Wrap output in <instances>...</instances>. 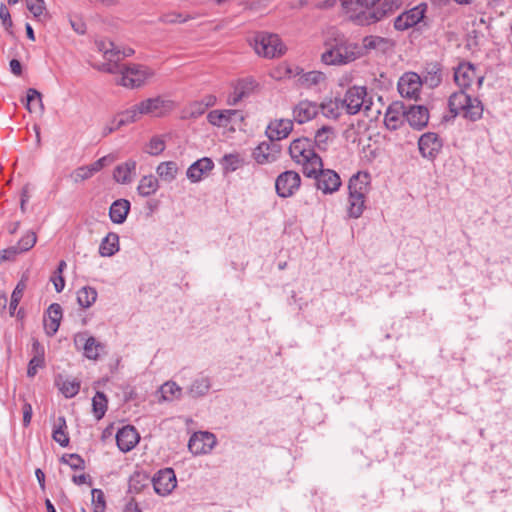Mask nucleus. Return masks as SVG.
<instances>
[{
  "label": "nucleus",
  "instance_id": "nucleus-1",
  "mask_svg": "<svg viewBox=\"0 0 512 512\" xmlns=\"http://www.w3.org/2000/svg\"><path fill=\"white\" fill-rule=\"evenodd\" d=\"M474 80L477 81V87L480 89L484 76L476 73V67L472 63L461 62L454 69V81L460 90L452 93L448 99V107L452 117L462 115L471 122H476L482 118L484 111L482 101L466 92Z\"/></svg>",
  "mask_w": 512,
  "mask_h": 512
},
{
  "label": "nucleus",
  "instance_id": "nucleus-2",
  "mask_svg": "<svg viewBox=\"0 0 512 512\" xmlns=\"http://www.w3.org/2000/svg\"><path fill=\"white\" fill-rule=\"evenodd\" d=\"M288 150L292 160L302 165V172L306 177L315 175L316 170L323 166L322 158L315 152L313 141L309 138L293 140Z\"/></svg>",
  "mask_w": 512,
  "mask_h": 512
},
{
  "label": "nucleus",
  "instance_id": "nucleus-3",
  "mask_svg": "<svg viewBox=\"0 0 512 512\" xmlns=\"http://www.w3.org/2000/svg\"><path fill=\"white\" fill-rule=\"evenodd\" d=\"M370 175L367 172H358L353 175L348 184L349 207L348 215L359 218L365 207V196L369 190Z\"/></svg>",
  "mask_w": 512,
  "mask_h": 512
},
{
  "label": "nucleus",
  "instance_id": "nucleus-4",
  "mask_svg": "<svg viewBox=\"0 0 512 512\" xmlns=\"http://www.w3.org/2000/svg\"><path fill=\"white\" fill-rule=\"evenodd\" d=\"M252 45L255 52L265 58L280 57L286 51V47L278 35L266 32L255 34Z\"/></svg>",
  "mask_w": 512,
  "mask_h": 512
},
{
  "label": "nucleus",
  "instance_id": "nucleus-5",
  "mask_svg": "<svg viewBox=\"0 0 512 512\" xmlns=\"http://www.w3.org/2000/svg\"><path fill=\"white\" fill-rule=\"evenodd\" d=\"M341 105L349 115H355L363 108L370 110L372 100L367 98V88L365 86H352L341 98Z\"/></svg>",
  "mask_w": 512,
  "mask_h": 512
},
{
  "label": "nucleus",
  "instance_id": "nucleus-6",
  "mask_svg": "<svg viewBox=\"0 0 512 512\" xmlns=\"http://www.w3.org/2000/svg\"><path fill=\"white\" fill-rule=\"evenodd\" d=\"M118 74L120 78L117 83L130 89L142 86L152 76V72L147 67L139 64H120Z\"/></svg>",
  "mask_w": 512,
  "mask_h": 512
},
{
  "label": "nucleus",
  "instance_id": "nucleus-7",
  "mask_svg": "<svg viewBox=\"0 0 512 512\" xmlns=\"http://www.w3.org/2000/svg\"><path fill=\"white\" fill-rule=\"evenodd\" d=\"M403 4V0H384L380 7L373 11L359 13L355 20L361 25L376 23L386 16L394 13Z\"/></svg>",
  "mask_w": 512,
  "mask_h": 512
},
{
  "label": "nucleus",
  "instance_id": "nucleus-8",
  "mask_svg": "<svg viewBox=\"0 0 512 512\" xmlns=\"http://www.w3.org/2000/svg\"><path fill=\"white\" fill-rule=\"evenodd\" d=\"M301 177L293 170H287L279 174L275 181L276 193L281 198H288L300 188Z\"/></svg>",
  "mask_w": 512,
  "mask_h": 512
},
{
  "label": "nucleus",
  "instance_id": "nucleus-9",
  "mask_svg": "<svg viewBox=\"0 0 512 512\" xmlns=\"http://www.w3.org/2000/svg\"><path fill=\"white\" fill-rule=\"evenodd\" d=\"M427 5L421 3L410 10H407L397 16L394 20V28L398 31H405L423 20Z\"/></svg>",
  "mask_w": 512,
  "mask_h": 512
},
{
  "label": "nucleus",
  "instance_id": "nucleus-10",
  "mask_svg": "<svg viewBox=\"0 0 512 512\" xmlns=\"http://www.w3.org/2000/svg\"><path fill=\"white\" fill-rule=\"evenodd\" d=\"M138 105L142 115H153L156 117L164 116L174 108V102L172 100L164 99L160 96L148 98L138 103Z\"/></svg>",
  "mask_w": 512,
  "mask_h": 512
},
{
  "label": "nucleus",
  "instance_id": "nucleus-11",
  "mask_svg": "<svg viewBox=\"0 0 512 512\" xmlns=\"http://www.w3.org/2000/svg\"><path fill=\"white\" fill-rule=\"evenodd\" d=\"M310 178H314L316 180L317 188L324 194H331L337 191L341 186V179L339 175L334 170L323 169V166L320 170H316L315 175Z\"/></svg>",
  "mask_w": 512,
  "mask_h": 512
},
{
  "label": "nucleus",
  "instance_id": "nucleus-12",
  "mask_svg": "<svg viewBox=\"0 0 512 512\" xmlns=\"http://www.w3.org/2000/svg\"><path fill=\"white\" fill-rule=\"evenodd\" d=\"M442 147V139L434 132L424 133L418 140L419 152L424 158L435 159L442 150Z\"/></svg>",
  "mask_w": 512,
  "mask_h": 512
},
{
  "label": "nucleus",
  "instance_id": "nucleus-13",
  "mask_svg": "<svg viewBox=\"0 0 512 512\" xmlns=\"http://www.w3.org/2000/svg\"><path fill=\"white\" fill-rule=\"evenodd\" d=\"M216 437L210 432H195L189 439L188 449L194 455L209 453L216 445Z\"/></svg>",
  "mask_w": 512,
  "mask_h": 512
},
{
  "label": "nucleus",
  "instance_id": "nucleus-14",
  "mask_svg": "<svg viewBox=\"0 0 512 512\" xmlns=\"http://www.w3.org/2000/svg\"><path fill=\"white\" fill-rule=\"evenodd\" d=\"M155 492L167 495L176 487V476L171 468L159 470L151 480Z\"/></svg>",
  "mask_w": 512,
  "mask_h": 512
},
{
  "label": "nucleus",
  "instance_id": "nucleus-15",
  "mask_svg": "<svg viewBox=\"0 0 512 512\" xmlns=\"http://www.w3.org/2000/svg\"><path fill=\"white\" fill-rule=\"evenodd\" d=\"M422 85L421 77L416 73H406L398 82L400 95L408 99H416Z\"/></svg>",
  "mask_w": 512,
  "mask_h": 512
},
{
  "label": "nucleus",
  "instance_id": "nucleus-16",
  "mask_svg": "<svg viewBox=\"0 0 512 512\" xmlns=\"http://www.w3.org/2000/svg\"><path fill=\"white\" fill-rule=\"evenodd\" d=\"M281 147L279 144L272 142H262L253 151V158L258 164L273 162L277 159Z\"/></svg>",
  "mask_w": 512,
  "mask_h": 512
},
{
  "label": "nucleus",
  "instance_id": "nucleus-17",
  "mask_svg": "<svg viewBox=\"0 0 512 512\" xmlns=\"http://www.w3.org/2000/svg\"><path fill=\"white\" fill-rule=\"evenodd\" d=\"M235 119H239L241 122L244 121L241 111L234 109L212 110L207 115L208 122L217 127H227Z\"/></svg>",
  "mask_w": 512,
  "mask_h": 512
},
{
  "label": "nucleus",
  "instance_id": "nucleus-18",
  "mask_svg": "<svg viewBox=\"0 0 512 512\" xmlns=\"http://www.w3.org/2000/svg\"><path fill=\"white\" fill-rule=\"evenodd\" d=\"M140 436L136 428L127 425L119 429L116 434V443L122 452L131 451L139 442Z\"/></svg>",
  "mask_w": 512,
  "mask_h": 512
},
{
  "label": "nucleus",
  "instance_id": "nucleus-19",
  "mask_svg": "<svg viewBox=\"0 0 512 512\" xmlns=\"http://www.w3.org/2000/svg\"><path fill=\"white\" fill-rule=\"evenodd\" d=\"M74 343L77 348L82 347L85 357L91 360H96L99 356V349L103 348L100 342L92 336L88 337L86 333L76 334Z\"/></svg>",
  "mask_w": 512,
  "mask_h": 512
},
{
  "label": "nucleus",
  "instance_id": "nucleus-20",
  "mask_svg": "<svg viewBox=\"0 0 512 512\" xmlns=\"http://www.w3.org/2000/svg\"><path fill=\"white\" fill-rule=\"evenodd\" d=\"M408 124L415 130H422L429 121V111L423 105H411L406 112Z\"/></svg>",
  "mask_w": 512,
  "mask_h": 512
},
{
  "label": "nucleus",
  "instance_id": "nucleus-21",
  "mask_svg": "<svg viewBox=\"0 0 512 512\" xmlns=\"http://www.w3.org/2000/svg\"><path fill=\"white\" fill-rule=\"evenodd\" d=\"M407 108L401 102H394L386 110L384 123L387 129L396 130L406 119Z\"/></svg>",
  "mask_w": 512,
  "mask_h": 512
},
{
  "label": "nucleus",
  "instance_id": "nucleus-22",
  "mask_svg": "<svg viewBox=\"0 0 512 512\" xmlns=\"http://www.w3.org/2000/svg\"><path fill=\"white\" fill-rule=\"evenodd\" d=\"M293 122L289 119L274 120L269 123L266 135L272 142L282 140L292 132Z\"/></svg>",
  "mask_w": 512,
  "mask_h": 512
},
{
  "label": "nucleus",
  "instance_id": "nucleus-23",
  "mask_svg": "<svg viewBox=\"0 0 512 512\" xmlns=\"http://www.w3.org/2000/svg\"><path fill=\"white\" fill-rule=\"evenodd\" d=\"M362 45L366 51L375 50L386 54L393 51L396 43L391 38L369 35L363 38Z\"/></svg>",
  "mask_w": 512,
  "mask_h": 512
},
{
  "label": "nucleus",
  "instance_id": "nucleus-24",
  "mask_svg": "<svg viewBox=\"0 0 512 512\" xmlns=\"http://www.w3.org/2000/svg\"><path fill=\"white\" fill-rule=\"evenodd\" d=\"M319 107L317 103L302 100L293 109V117L299 124L306 123L317 116Z\"/></svg>",
  "mask_w": 512,
  "mask_h": 512
},
{
  "label": "nucleus",
  "instance_id": "nucleus-25",
  "mask_svg": "<svg viewBox=\"0 0 512 512\" xmlns=\"http://www.w3.org/2000/svg\"><path fill=\"white\" fill-rule=\"evenodd\" d=\"M214 168L213 161L204 157L189 166L186 175L191 182H198Z\"/></svg>",
  "mask_w": 512,
  "mask_h": 512
},
{
  "label": "nucleus",
  "instance_id": "nucleus-26",
  "mask_svg": "<svg viewBox=\"0 0 512 512\" xmlns=\"http://www.w3.org/2000/svg\"><path fill=\"white\" fill-rule=\"evenodd\" d=\"M137 162L133 159L117 165L113 171V178L117 183L129 184L136 174Z\"/></svg>",
  "mask_w": 512,
  "mask_h": 512
},
{
  "label": "nucleus",
  "instance_id": "nucleus-27",
  "mask_svg": "<svg viewBox=\"0 0 512 512\" xmlns=\"http://www.w3.org/2000/svg\"><path fill=\"white\" fill-rule=\"evenodd\" d=\"M48 320H44L45 332L48 336H53L59 329L62 319V307L58 303H52L48 309Z\"/></svg>",
  "mask_w": 512,
  "mask_h": 512
},
{
  "label": "nucleus",
  "instance_id": "nucleus-28",
  "mask_svg": "<svg viewBox=\"0 0 512 512\" xmlns=\"http://www.w3.org/2000/svg\"><path fill=\"white\" fill-rule=\"evenodd\" d=\"M130 207V202L127 199L115 200L109 209L110 220L115 224L124 223L129 214Z\"/></svg>",
  "mask_w": 512,
  "mask_h": 512
},
{
  "label": "nucleus",
  "instance_id": "nucleus-29",
  "mask_svg": "<svg viewBox=\"0 0 512 512\" xmlns=\"http://www.w3.org/2000/svg\"><path fill=\"white\" fill-rule=\"evenodd\" d=\"M442 82V67L438 62L427 63L423 70V83L435 88Z\"/></svg>",
  "mask_w": 512,
  "mask_h": 512
},
{
  "label": "nucleus",
  "instance_id": "nucleus-30",
  "mask_svg": "<svg viewBox=\"0 0 512 512\" xmlns=\"http://www.w3.org/2000/svg\"><path fill=\"white\" fill-rule=\"evenodd\" d=\"M119 251V236L117 233L109 232L101 241L99 254L102 257H111Z\"/></svg>",
  "mask_w": 512,
  "mask_h": 512
},
{
  "label": "nucleus",
  "instance_id": "nucleus-31",
  "mask_svg": "<svg viewBox=\"0 0 512 512\" xmlns=\"http://www.w3.org/2000/svg\"><path fill=\"white\" fill-rule=\"evenodd\" d=\"M159 189V180L156 176L150 174L143 176L138 184L137 191L142 197H149Z\"/></svg>",
  "mask_w": 512,
  "mask_h": 512
},
{
  "label": "nucleus",
  "instance_id": "nucleus-32",
  "mask_svg": "<svg viewBox=\"0 0 512 512\" xmlns=\"http://www.w3.org/2000/svg\"><path fill=\"white\" fill-rule=\"evenodd\" d=\"M179 168L176 162L174 161H165L161 162L156 167V173L158 177L167 183H171L174 181L177 177Z\"/></svg>",
  "mask_w": 512,
  "mask_h": 512
},
{
  "label": "nucleus",
  "instance_id": "nucleus-33",
  "mask_svg": "<svg viewBox=\"0 0 512 512\" xmlns=\"http://www.w3.org/2000/svg\"><path fill=\"white\" fill-rule=\"evenodd\" d=\"M319 109H321L322 114L329 119L336 120L341 115V98L328 99L323 101L320 105H318Z\"/></svg>",
  "mask_w": 512,
  "mask_h": 512
},
{
  "label": "nucleus",
  "instance_id": "nucleus-34",
  "mask_svg": "<svg viewBox=\"0 0 512 512\" xmlns=\"http://www.w3.org/2000/svg\"><path fill=\"white\" fill-rule=\"evenodd\" d=\"M149 476L141 471L134 472L129 478L128 492L132 494L140 493L149 486Z\"/></svg>",
  "mask_w": 512,
  "mask_h": 512
},
{
  "label": "nucleus",
  "instance_id": "nucleus-35",
  "mask_svg": "<svg viewBox=\"0 0 512 512\" xmlns=\"http://www.w3.org/2000/svg\"><path fill=\"white\" fill-rule=\"evenodd\" d=\"M325 80L326 76L323 72L309 71L300 75L298 82L301 87L309 89L314 86H318L319 84L325 82Z\"/></svg>",
  "mask_w": 512,
  "mask_h": 512
},
{
  "label": "nucleus",
  "instance_id": "nucleus-36",
  "mask_svg": "<svg viewBox=\"0 0 512 512\" xmlns=\"http://www.w3.org/2000/svg\"><path fill=\"white\" fill-rule=\"evenodd\" d=\"M95 45L99 52L103 53L104 58L107 61H119L120 49L110 40H97Z\"/></svg>",
  "mask_w": 512,
  "mask_h": 512
},
{
  "label": "nucleus",
  "instance_id": "nucleus-37",
  "mask_svg": "<svg viewBox=\"0 0 512 512\" xmlns=\"http://www.w3.org/2000/svg\"><path fill=\"white\" fill-rule=\"evenodd\" d=\"M66 428L67 425L65 417L59 416L57 419V424L53 429L52 438L62 447H67L69 445V437L66 432Z\"/></svg>",
  "mask_w": 512,
  "mask_h": 512
},
{
  "label": "nucleus",
  "instance_id": "nucleus-38",
  "mask_svg": "<svg viewBox=\"0 0 512 512\" xmlns=\"http://www.w3.org/2000/svg\"><path fill=\"white\" fill-rule=\"evenodd\" d=\"M336 43L324 52L321 56L322 61L327 65H343L341 59V38L335 39Z\"/></svg>",
  "mask_w": 512,
  "mask_h": 512
},
{
  "label": "nucleus",
  "instance_id": "nucleus-39",
  "mask_svg": "<svg viewBox=\"0 0 512 512\" xmlns=\"http://www.w3.org/2000/svg\"><path fill=\"white\" fill-rule=\"evenodd\" d=\"M97 296L95 288L84 286L77 292V302L82 308H89L95 303Z\"/></svg>",
  "mask_w": 512,
  "mask_h": 512
},
{
  "label": "nucleus",
  "instance_id": "nucleus-40",
  "mask_svg": "<svg viewBox=\"0 0 512 512\" xmlns=\"http://www.w3.org/2000/svg\"><path fill=\"white\" fill-rule=\"evenodd\" d=\"M107 405L108 400L106 395L101 391H97L92 399V410L97 420H100L104 417L107 411Z\"/></svg>",
  "mask_w": 512,
  "mask_h": 512
},
{
  "label": "nucleus",
  "instance_id": "nucleus-41",
  "mask_svg": "<svg viewBox=\"0 0 512 512\" xmlns=\"http://www.w3.org/2000/svg\"><path fill=\"white\" fill-rule=\"evenodd\" d=\"M357 44L346 41L341 38V59L343 64L350 63L360 57V53L357 51Z\"/></svg>",
  "mask_w": 512,
  "mask_h": 512
},
{
  "label": "nucleus",
  "instance_id": "nucleus-42",
  "mask_svg": "<svg viewBox=\"0 0 512 512\" xmlns=\"http://www.w3.org/2000/svg\"><path fill=\"white\" fill-rule=\"evenodd\" d=\"M159 392L162 400L173 401L180 398L182 389L175 382L168 381L160 387Z\"/></svg>",
  "mask_w": 512,
  "mask_h": 512
},
{
  "label": "nucleus",
  "instance_id": "nucleus-43",
  "mask_svg": "<svg viewBox=\"0 0 512 512\" xmlns=\"http://www.w3.org/2000/svg\"><path fill=\"white\" fill-rule=\"evenodd\" d=\"M334 130L330 126H322L317 130L313 144L320 150H326Z\"/></svg>",
  "mask_w": 512,
  "mask_h": 512
},
{
  "label": "nucleus",
  "instance_id": "nucleus-44",
  "mask_svg": "<svg viewBox=\"0 0 512 512\" xmlns=\"http://www.w3.org/2000/svg\"><path fill=\"white\" fill-rule=\"evenodd\" d=\"M141 115H142V113H140L139 105L136 104L133 107H131L130 109H127L126 111L122 112L119 115V117L116 118L117 126L122 127L124 125L136 122Z\"/></svg>",
  "mask_w": 512,
  "mask_h": 512
},
{
  "label": "nucleus",
  "instance_id": "nucleus-45",
  "mask_svg": "<svg viewBox=\"0 0 512 512\" xmlns=\"http://www.w3.org/2000/svg\"><path fill=\"white\" fill-rule=\"evenodd\" d=\"M57 385L59 386L60 391L66 398H72L75 395L78 394L80 390V382L73 378V379H65L62 381V383L57 382Z\"/></svg>",
  "mask_w": 512,
  "mask_h": 512
},
{
  "label": "nucleus",
  "instance_id": "nucleus-46",
  "mask_svg": "<svg viewBox=\"0 0 512 512\" xmlns=\"http://www.w3.org/2000/svg\"><path fill=\"white\" fill-rule=\"evenodd\" d=\"M206 106L200 101L191 102L182 112V119H195L204 114Z\"/></svg>",
  "mask_w": 512,
  "mask_h": 512
},
{
  "label": "nucleus",
  "instance_id": "nucleus-47",
  "mask_svg": "<svg viewBox=\"0 0 512 512\" xmlns=\"http://www.w3.org/2000/svg\"><path fill=\"white\" fill-rule=\"evenodd\" d=\"M34 103L38 104L41 112L44 111V104L42 102V95H41V93L38 90L34 89V88H29L27 90L26 104H25V107H26V109L29 112L33 111L32 107H33Z\"/></svg>",
  "mask_w": 512,
  "mask_h": 512
},
{
  "label": "nucleus",
  "instance_id": "nucleus-48",
  "mask_svg": "<svg viewBox=\"0 0 512 512\" xmlns=\"http://www.w3.org/2000/svg\"><path fill=\"white\" fill-rule=\"evenodd\" d=\"M190 19H193L191 15L178 12L165 13L160 17V21L164 24L185 23Z\"/></svg>",
  "mask_w": 512,
  "mask_h": 512
},
{
  "label": "nucleus",
  "instance_id": "nucleus-49",
  "mask_svg": "<svg viewBox=\"0 0 512 512\" xmlns=\"http://www.w3.org/2000/svg\"><path fill=\"white\" fill-rule=\"evenodd\" d=\"M61 462L69 465L71 467V469H73V470H84L85 469L84 459L76 453L64 454L61 457Z\"/></svg>",
  "mask_w": 512,
  "mask_h": 512
},
{
  "label": "nucleus",
  "instance_id": "nucleus-50",
  "mask_svg": "<svg viewBox=\"0 0 512 512\" xmlns=\"http://www.w3.org/2000/svg\"><path fill=\"white\" fill-rule=\"evenodd\" d=\"M210 389V382H209V379L208 378H200V379H196L192 385H191V388H190V392L194 395V396H203L205 395Z\"/></svg>",
  "mask_w": 512,
  "mask_h": 512
},
{
  "label": "nucleus",
  "instance_id": "nucleus-51",
  "mask_svg": "<svg viewBox=\"0 0 512 512\" xmlns=\"http://www.w3.org/2000/svg\"><path fill=\"white\" fill-rule=\"evenodd\" d=\"M235 86L244 93V97H248L258 87V83L254 78L247 77L240 79Z\"/></svg>",
  "mask_w": 512,
  "mask_h": 512
},
{
  "label": "nucleus",
  "instance_id": "nucleus-52",
  "mask_svg": "<svg viewBox=\"0 0 512 512\" xmlns=\"http://www.w3.org/2000/svg\"><path fill=\"white\" fill-rule=\"evenodd\" d=\"M90 164L76 168L70 175L75 183L90 179L94 175Z\"/></svg>",
  "mask_w": 512,
  "mask_h": 512
},
{
  "label": "nucleus",
  "instance_id": "nucleus-53",
  "mask_svg": "<svg viewBox=\"0 0 512 512\" xmlns=\"http://www.w3.org/2000/svg\"><path fill=\"white\" fill-rule=\"evenodd\" d=\"M93 512H104L106 508L104 493L100 489H92Z\"/></svg>",
  "mask_w": 512,
  "mask_h": 512
},
{
  "label": "nucleus",
  "instance_id": "nucleus-54",
  "mask_svg": "<svg viewBox=\"0 0 512 512\" xmlns=\"http://www.w3.org/2000/svg\"><path fill=\"white\" fill-rule=\"evenodd\" d=\"M36 234L32 231L26 233L17 243V247L23 253L30 250L36 243Z\"/></svg>",
  "mask_w": 512,
  "mask_h": 512
},
{
  "label": "nucleus",
  "instance_id": "nucleus-55",
  "mask_svg": "<svg viewBox=\"0 0 512 512\" xmlns=\"http://www.w3.org/2000/svg\"><path fill=\"white\" fill-rule=\"evenodd\" d=\"M165 149V142L158 136L151 138L148 143L147 153L150 155L156 156L161 154Z\"/></svg>",
  "mask_w": 512,
  "mask_h": 512
},
{
  "label": "nucleus",
  "instance_id": "nucleus-56",
  "mask_svg": "<svg viewBox=\"0 0 512 512\" xmlns=\"http://www.w3.org/2000/svg\"><path fill=\"white\" fill-rule=\"evenodd\" d=\"M27 9L33 14L35 18L40 17L43 12L46 10L44 0H35L32 2L31 0H25Z\"/></svg>",
  "mask_w": 512,
  "mask_h": 512
},
{
  "label": "nucleus",
  "instance_id": "nucleus-57",
  "mask_svg": "<svg viewBox=\"0 0 512 512\" xmlns=\"http://www.w3.org/2000/svg\"><path fill=\"white\" fill-rule=\"evenodd\" d=\"M0 19L5 30L9 33H12L11 28L13 26V22L10 12L4 3L0 4Z\"/></svg>",
  "mask_w": 512,
  "mask_h": 512
},
{
  "label": "nucleus",
  "instance_id": "nucleus-58",
  "mask_svg": "<svg viewBox=\"0 0 512 512\" xmlns=\"http://www.w3.org/2000/svg\"><path fill=\"white\" fill-rule=\"evenodd\" d=\"M94 67L97 68L99 71L111 74H118V72L120 71V64L119 61H116V59H114V61H107L106 63H102Z\"/></svg>",
  "mask_w": 512,
  "mask_h": 512
},
{
  "label": "nucleus",
  "instance_id": "nucleus-59",
  "mask_svg": "<svg viewBox=\"0 0 512 512\" xmlns=\"http://www.w3.org/2000/svg\"><path fill=\"white\" fill-rule=\"evenodd\" d=\"M44 366L45 359L31 358L28 363L27 376L33 378L37 374L38 369L43 368Z\"/></svg>",
  "mask_w": 512,
  "mask_h": 512
},
{
  "label": "nucleus",
  "instance_id": "nucleus-60",
  "mask_svg": "<svg viewBox=\"0 0 512 512\" xmlns=\"http://www.w3.org/2000/svg\"><path fill=\"white\" fill-rule=\"evenodd\" d=\"M22 252L19 250V247L16 245L3 249L1 251L0 260L1 261H14L16 256L21 254Z\"/></svg>",
  "mask_w": 512,
  "mask_h": 512
},
{
  "label": "nucleus",
  "instance_id": "nucleus-61",
  "mask_svg": "<svg viewBox=\"0 0 512 512\" xmlns=\"http://www.w3.org/2000/svg\"><path fill=\"white\" fill-rule=\"evenodd\" d=\"M114 160H115L114 156L106 155V156L99 158L95 162L91 163L90 166H91L92 170L94 171V173H97L101 169H103L105 166L111 164Z\"/></svg>",
  "mask_w": 512,
  "mask_h": 512
},
{
  "label": "nucleus",
  "instance_id": "nucleus-62",
  "mask_svg": "<svg viewBox=\"0 0 512 512\" xmlns=\"http://www.w3.org/2000/svg\"><path fill=\"white\" fill-rule=\"evenodd\" d=\"M31 355L32 358L45 359V348L36 338H32Z\"/></svg>",
  "mask_w": 512,
  "mask_h": 512
},
{
  "label": "nucleus",
  "instance_id": "nucleus-63",
  "mask_svg": "<svg viewBox=\"0 0 512 512\" xmlns=\"http://www.w3.org/2000/svg\"><path fill=\"white\" fill-rule=\"evenodd\" d=\"M22 411H23V425L25 427H27V426H29V424L31 422L32 414H33V409H32L31 404L24 401Z\"/></svg>",
  "mask_w": 512,
  "mask_h": 512
},
{
  "label": "nucleus",
  "instance_id": "nucleus-64",
  "mask_svg": "<svg viewBox=\"0 0 512 512\" xmlns=\"http://www.w3.org/2000/svg\"><path fill=\"white\" fill-rule=\"evenodd\" d=\"M243 98H245L244 93L242 91L238 90V88H236V86H235L232 94L228 98V104L236 105Z\"/></svg>",
  "mask_w": 512,
  "mask_h": 512
}]
</instances>
